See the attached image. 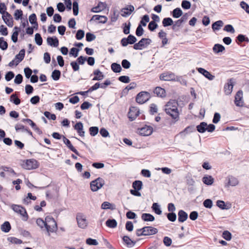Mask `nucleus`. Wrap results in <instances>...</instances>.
I'll list each match as a JSON object with an SVG mask.
<instances>
[{"mask_svg":"<svg viewBox=\"0 0 249 249\" xmlns=\"http://www.w3.org/2000/svg\"><path fill=\"white\" fill-rule=\"evenodd\" d=\"M152 43V40L149 38H142L138 43H136L133 46L134 49L136 50H142L147 47Z\"/></svg>","mask_w":249,"mask_h":249,"instance_id":"1","label":"nucleus"},{"mask_svg":"<svg viewBox=\"0 0 249 249\" xmlns=\"http://www.w3.org/2000/svg\"><path fill=\"white\" fill-rule=\"evenodd\" d=\"M39 166V163L38 161L34 159L25 160L22 164L23 168L27 170L36 169Z\"/></svg>","mask_w":249,"mask_h":249,"instance_id":"2","label":"nucleus"},{"mask_svg":"<svg viewBox=\"0 0 249 249\" xmlns=\"http://www.w3.org/2000/svg\"><path fill=\"white\" fill-rule=\"evenodd\" d=\"M105 183L104 179L102 178L99 177L90 182V189L93 192L97 191L103 186Z\"/></svg>","mask_w":249,"mask_h":249,"instance_id":"3","label":"nucleus"},{"mask_svg":"<svg viewBox=\"0 0 249 249\" xmlns=\"http://www.w3.org/2000/svg\"><path fill=\"white\" fill-rule=\"evenodd\" d=\"M11 207L14 212L19 213L21 216H22V220L23 221H26L28 220V215L25 208L20 205L16 204H13Z\"/></svg>","mask_w":249,"mask_h":249,"instance_id":"4","label":"nucleus"},{"mask_svg":"<svg viewBox=\"0 0 249 249\" xmlns=\"http://www.w3.org/2000/svg\"><path fill=\"white\" fill-rule=\"evenodd\" d=\"M150 98V93L147 91H141L136 97V101L139 104H143Z\"/></svg>","mask_w":249,"mask_h":249,"instance_id":"5","label":"nucleus"},{"mask_svg":"<svg viewBox=\"0 0 249 249\" xmlns=\"http://www.w3.org/2000/svg\"><path fill=\"white\" fill-rule=\"evenodd\" d=\"M76 221L78 227L85 229L88 226V222L85 215L82 213H78L76 215Z\"/></svg>","mask_w":249,"mask_h":249,"instance_id":"6","label":"nucleus"},{"mask_svg":"<svg viewBox=\"0 0 249 249\" xmlns=\"http://www.w3.org/2000/svg\"><path fill=\"white\" fill-rule=\"evenodd\" d=\"M165 112L168 115L172 117V118L175 120L174 123L178 121L179 119V114L178 110V107L176 108H165Z\"/></svg>","mask_w":249,"mask_h":249,"instance_id":"7","label":"nucleus"},{"mask_svg":"<svg viewBox=\"0 0 249 249\" xmlns=\"http://www.w3.org/2000/svg\"><path fill=\"white\" fill-rule=\"evenodd\" d=\"M137 41V38L134 36L130 34L127 37H124L121 39V44L123 47H126L128 44H134Z\"/></svg>","mask_w":249,"mask_h":249,"instance_id":"8","label":"nucleus"},{"mask_svg":"<svg viewBox=\"0 0 249 249\" xmlns=\"http://www.w3.org/2000/svg\"><path fill=\"white\" fill-rule=\"evenodd\" d=\"M153 127L151 126L145 125L144 126L138 128L137 132L142 136H147L150 135L153 132Z\"/></svg>","mask_w":249,"mask_h":249,"instance_id":"9","label":"nucleus"},{"mask_svg":"<svg viewBox=\"0 0 249 249\" xmlns=\"http://www.w3.org/2000/svg\"><path fill=\"white\" fill-rule=\"evenodd\" d=\"M238 183L239 181L236 178L230 175L226 178L225 187L235 186L238 185Z\"/></svg>","mask_w":249,"mask_h":249,"instance_id":"10","label":"nucleus"},{"mask_svg":"<svg viewBox=\"0 0 249 249\" xmlns=\"http://www.w3.org/2000/svg\"><path fill=\"white\" fill-rule=\"evenodd\" d=\"M243 94V91L242 90H239L235 95L234 103L237 107H242L244 106Z\"/></svg>","mask_w":249,"mask_h":249,"instance_id":"11","label":"nucleus"},{"mask_svg":"<svg viewBox=\"0 0 249 249\" xmlns=\"http://www.w3.org/2000/svg\"><path fill=\"white\" fill-rule=\"evenodd\" d=\"M234 86L233 79L230 78L228 80V83L225 84L224 87L225 93L227 95L231 94Z\"/></svg>","mask_w":249,"mask_h":249,"instance_id":"12","label":"nucleus"},{"mask_svg":"<svg viewBox=\"0 0 249 249\" xmlns=\"http://www.w3.org/2000/svg\"><path fill=\"white\" fill-rule=\"evenodd\" d=\"M134 11V7L132 5H128L121 10V16L123 17L129 16Z\"/></svg>","mask_w":249,"mask_h":249,"instance_id":"13","label":"nucleus"},{"mask_svg":"<svg viewBox=\"0 0 249 249\" xmlns=\"http://www.w3.org/2000/svg\"><path fill=\"white\" fill-rule=\"evenodd\" d=\"M140 113L139 110L135 107H131L129 109L128 113V117L130 121H134L136 117L139 116Z\"/></svg>","mask_w":249,"mask_h":249,"instance_id":"14","label":"nucleus"},{"mask_svg":"<svg viewBox=\"0 0 249 249\" xmlns=\"http://www.w3.org/2000/svg\"><path fill=\"white\" fill-rule=\"evenodd\" d=\"M160 79L163 81H172L175 79V75L172 72H165L160 76Z\"/></svg>","mask_w":249,"mask_h":249,"instance_id":"15","label":"nucleus"},{"mask_svg":"<svg viewBox=\"0 0 249 249\" xmlns=\"http://www.w3.org/2000/svg\"><path fill=\"white\" fill-rule=\"evenodd\" d=\"M2 18L5 23L9 27H12L13 26V19L12 16L8 13L6 12V15H2Z\"/></svg>","mask_w":249,"mask_h":249,"instance_id":"16","label":"nucleus"},{"mask_svg":"<svg viewBox=\"0 0 249 249\" xmlns=\"http://www.w3.org/2000/svg\"><path fill=\"white\" fill-rule=\"evenodd\" d=\"M143 230L145 232L144 236L154 235L158 232V230L157 228L151 226L144 227H143Z\"/></svg>","mask_w":249,"mask_h":249,"instance_id":"17","label":"nucleus"},{"mask_svg":"<svg viewBox=\"0 0 249 249\" xmlns=\"http://www.w3.org/2000/svg\"><path fill=\"white\" fill-rule=\"evenodd\" d=\"M195 131L196 128L195 126L191 125L186 127L183 130L180 132L178 135H180L181 137L184 138L188 134L195 132Z\"/></svg>","mask_w":249,"mask_h":249,"instance_id":"18","label":"nucleus"},{"mask_svg":"<svg viewBox=\"0 0 249 249\" xmlns=\"http://www.w3.org/2000/svg\"><path fill=\"white\" fill-rule=\"evenodd\" d=\"M74 129L76 130L78 135L81 137H84L85 132L83 129V124L82 122H79L74 125Z\"/></svg>","mask_w":249,"mask_h":249,"instance_id":"19","label":"nucleus"},{"mask_svg":"<svg viewBox=\"0 0 249 249\" xmlns=\"http://www.w3.org/2000/svg\"><path fill=\"white\" fill-rule=\"evenodd\" d=\"M197 70L199 73L202 74L209 80H213L215 77L214 75H212L209 71L204 68H198L197 69Z\"/></svg>","mask_w":249,"mask_h":249,"instance_id":"20","label":"nucleus"},{"mask_svg":"<svg viewBox=\"0 0 249 249\" xmlns=\"http://www.w3.org/2000/svg\"><path fill=\"white\" fill-rule=\"evenodd\" d=\"M63 140L64 143L67 145V146L71 150V151L74 152L76 155L78 156H80L79 153L78 152V151L73 147V146L72 145L71 142L70 141L66 138L65 136H63Z\"/></svg>","mask_w":249,"mask_h":249,"instance_id":"21","label":"nucleus"},{"mask_svg":"<svg viewBox=\"0 0 249 249\" xmlns=\"http://www.w3.org/2000/svg\"><path fill=\"white\" fill-rule=\"evenodd\" d=\"M124 243L128 248L133 247L136 243V241L132 240L128 236L124 235L122 238Z\"/></svg>","mask_w":249,"mask_h":249,"instance_id":"22","label":"nucleus"},{"mask_svg":"<svg viewBox=\"0 0 249 249\" xmlns=\"http://www.w3.org/2000/svg\"><path fill=\"white\" fill-rule=\"evenodd\" d=\"M25 50L24 49H21L19 53L17 54L15 57V59L16 60L15 65L17 66L20 62H21L25 56Z\"/></svg>","mask_w":249,"mask_h":249,"instance_id":"23","label":"nucleus"},{"mask_svg":"<svg viewBox=\"0 0 249 249\" xmlns=\"http://www.w3.org/2000/svg\"><path fill=\"white\" fill-rule=\"evenodd\" d=\"M47 42L49 45L54 47H57L59 45V40L55 36L48 37L47 39Z\"/></svg>","mask_w":249,"mask_h":249,"instance_id":"24","label":"nucleus"},{"mask_svg":"<svg viewBox=\"0 0 249 249\" xmlns=\"http://www.w3.org/2000/svg\"><path fill=\"white\" fill-rule=\"evenodd\" d=\"M153 92L154 94H156L158 97L163 98L166 96L165 90L160 87H157L155 88Z\"/></svg>","mask_w":249,"mask_h":249,"instance_id":"25","label":"nucleus"},{"mask_svg":"<svg viewBox=\"0 0 249 249\" xmlns=\"http://www.w3.org/2000/svg\"><path fill=\"white\" fill-rule=\"evenodd\" d=\"M188 215L186 212L182 210H180L178 212V221L182 223L185 221L188 218Z\"/></svg>","mask_w":249,"mask_h":249,"instance_id":"26","label":"nucleus"},{"mask_svg":"<svg viewBox=\"0 0 249 249\" xmlns=\"http://www.w3.org/2000/svg\"><path fill=\"white\" fill-rule=\"evenodd\" d=\"M93 74L95 75V76L92 79V80L93 81H100L102 80L105 76L103 72H101L99 69H97L94 71Z\"/></svg>","mask_w":249,"mask_h":249,"instance_id":"27","label":"nucleus"},{"mask_svg":"<svg viewBox=\"0 0 249 249\" xmlns=\"http://www.w3.org/2000/svg\"><path fill=\"white\" fill-rule=\"evenodd\" d=\"M91 20H94L95 21L99 20V23L104 24L107 22V18L105 16L95 15L93 16Z\"/></svg>","mask_w":249,"mask_h":249,"instance_id":"28","label":"nucleus"},{"mask_svg":"<svg viewBox=\"0 0 249 249\" xmlns=\"http://www.w3.org/2000/svg\"><path fill=\"white\" fill-rule=\"evenodd\" d=\"M236 42L238 44H240L241 43L244 42L249 43V39L245 35L239 34L236 37Z\"/></svg>","mask_w":249,"mask_h":249,"instance_id":"29","label":"nucleus"},{"mask_svg":"<svg viewBox=\"0 0 249 249\" xmlns=\"http://www.w3.org/2000/svg\"><path fill=\"white\" fill-rule=\"evenodd\" d=\"M202 182L206 185H211L214 182V178L211 176H205L202 178Z\"/></svg>","mask_w":249,"mask_h":249,"instance_id":"30","label":"nucleus"},{"mask_svg":"<svg viewBox=\"0 0 249 249\" xmlns=\"http://www.w3.org/2000/svg\"><path fill=\"white\" fill-rule=\"evenodd\" d=\"M178 101L176 100H169L165 106V108H176L178 107Z\"/></svg>","mask_w":249,"mask_h":249,"instance_id":"31","label":"nucleus"},{"mask_svg":"<svg viewBox=\"0 0 249 249\" xmlns=\"http://www.w3.org/2000/svg\"><path fill=\"white\" fill-rule=\"evenodd\" d=\"M207 126V123L204 122H202L196 126V128L198 132L200 133H203L206 131V127Z\"/></svg>","mask_w":249,"mask_h":249,"instance_id":"32","label":"nucleus"},{"mask_svg":"<svg viewBox=\"0 0 249 249\" xmlns=\"http://www.w3.org/2000/svg\"><path fill=\"white\" fill-rule=\"evenodd\" d=\"M52 220L53 223H54V225L55 226H53V228H51V226L47 224V223L46 222L44 227L45 228L46 230L48 231V233L49 232H53L55 230L57 229V224L56 222L54 221V219L53 218H50ZM50 235V233L48 234Z\"/></svg>","mask_w":249,"mask_h":249,"instance_id":"33","label":"nucleus"},{"mask_svg":"<svg viewBox=\"0 0 249 249\" xmlns=\"http://www.w3.org/2000/svg\"><path fill=\"white\" fill-rule=\"evenodd\" d=\"M142 219L144 221L152 222L154 221L155 217L152 214L150 213H144L142 215Z\"/></svg>","mask_w":249,"mask_h":249,"instance_id":"34","label":"nucleus"},{"mask_svg":"<svg viewBox=\"0 0 249 249\" xmlns=\"http://www.w3.org/2000/svg\"><path fill=\"white\" fill-rule=\"evenodd\" d=\"M213 50L215 53H218L224 51L225 50V47L221 44H215L213 46Z\"/></svg>","mask_w":249,"mask_h":249,"instance_id":"35","label":"nucleus"},{"mask_svg":"<svg viewBox=\"0 0 249 249\" xmlns=\"http://www.w3.org/2000/svg\"><path fill=\"white\" fill-rule=\"evenodd\" d=\"M0 229L3 232L5 233L8 232L11 229L10 223L8 221H5L1 225Z\"/></svg>","mask_w":249,"mask_h":249,"instance_id":"36","label":"nucleus"},{"mask_svg":"<svg viewBox=\"0 0 249 249\" xmlns=\"http://www.w3.org/2000/svg\"><path fill=\"white\" fill-rule=\"evenodd\" d=\"M183 13L180 8H176L174 9L171 13L173 18H178L181 17Z\"/></svg>","mask_w":249,"mask_h":249,"instance_id":"37","label":"nucleus"},{"mask_svg":"<svg viewBox=\"0 0 249 249\" xmlns=\"http://www.w3.org/2000/svg\"><path fill=\"white\" fill-rule=\"evenodd\" d=\"M223 22L219 20L213 23L212 25V28L214 31L216 30L218 31L223 26Z\"/></svg>","mask_w":249,"mask_h":249,"instance_id":"38","label":"nucleus"},{"mask_svg":"<svg viewBox=\"0 0 249 249\" xmlns=\"http://www.w3.org/2000/svg\"><path fill=\"white\" fill-rule=\"evenodd\" d=\"M107 227L110 228H115L117 226V222L115 219H108L106 222Z\"/></svg>","mask_w":249,"mask_h":249,"instance_id":"39","label":"nucleus"},{"mask_svg":"<svg viewBox=\"0 0 249 249\" xmlns=\"http://www.w3.org/2000/svg\"><path fill=\"white\" fill-rule=\"evenodd\" d=\"M112 71L115 73L120 72L122 70L121 65L117 63H113L111 65Z\"/></svg>","mask_w":249,"mask_h":249,"instance_id":"40","label":"nucleus"},{"mask_svg":"<svg viewBox=\"0 0 249 249\" xmlns=\"http://www.w3.org/2000/svg\"><path fill=\"white\" fill-rule=\"evenodd\" d=\"M162 25L166 27L172 25L174 23L173 19L171 18H165L162 21Z\"/></svg>","mask_w":249,"mask_h":249,"instance_id":"41","label":"nucleus"},{"mask_svg":"<svg viewBox=\"0 0 249 249\" xmlns=\"http://www.w3.org/2000/svg\"><path fill=\"white\" fill-rule=\"evenodd\" d=\"M132 186L134 189L141 190L142 189V182L141 180H135L133 183Z\"/></svg>","mask_w":249,"mask_h":249,"instance_id":"42","label":"nucleus"},{"mask_svg":"<svg viewBox=\"0 0 249 249\" xmlns=\"http://www.w3.org/2000/svg\"><path fill=\"white\" fill-rule=\"evenodd\" d=\"M149 16L148 15H145L142 18L139 25H141L142 27H145L146 26V23L149 22Z\"/></svg>","mask_w":249,"mask_h":249,"instance_id":"43","label":"nucleus"},{"mask_svg":"<svg viewBox=\"0 0 249 249\" xmlns=\"http://www.w3.org/2000/svg\"><path fill=\"white\" fill-rule=\"evenodd\" d=\"M61 76V71L58 70H54L53 71L51 77L54 81H57L59 79Z\"/></svg>","mask_w":249,"mask_h":249,"instance_id":"44","label":"nucleus"},{"mask_svg":"<svg viewBox=\"0 0 249 249\" xmlns=\"http://www.w3.org/2000/svg\"><path fill=\"white\" fill-rule=\"evenodd\" d=\"M152 210L157 214H161L162 211L160 208V206L158 203H154L152 206Z\"/></svg>","mask_w":249,"mask_h":249,"instance_id":"45","label":"nucleus"},{"mask_svg":"<svg viewBox=\"0 0 249 249\" xmlns=\"http://www.w3.org/2000/svg\"><path fill=\"white\" fill-rule=\"evenodd\" d=\"M78 0H73V14L74 16H77L79 13Z\"/></svg>","mask_w":249,"mask_h":249,"instance_id":"46","label":"nucleus"},{"mask_svg":"<svg viewBox=\"0 0 249 249\" xmlns=\"http://www.w3.org/2000/svg\"><path fill=\"white\" fill-rule=\"evenodd\" d=\"M8 43L4 40L3 37H0V48L2 50H6L8 48Z\"/></svg>","mask_w":249,"mask_h":249,"instance_id":"47","label":"nucleus"},{"mask_svg":"<svg viewBox=\"0 0 249 249\" xmlns=\"http://www.w3.org/2000/svg\"><path fill=\"white\" fill-rule=\"evenodd\" d=\"M10 101L13 102L16 105H18L20 103V100L15 94H13L10 96Z\"/></svg>","mask_w":249,"mask_h":249,"instance_id":"48","label":"nucleus"},{"mask_svg":"<svg viewBox=\"0 0 249 249\" xmlns=\"http://www.w3.org/2000/svg\"><path fill=\"white\" fill-rule=\"evenodd\" d=\"M35 40L37 45L40 46L42 44L43 39L40 34L36 33L35 34Z\"/></svg>","mask_w":249,"mask_h":249,"instance_id":"49","label":"nucleus"},{"mask_svg":"<svg viewBox=\"0 0 249 249\" xmlns=\"http://www.w3.org/2000/svg\"><path fill=\"white\" fill-rule=\"evenodd\" d=\"M101 208L102 209H110L114 210L115 208L113 206L108 202H104L101 205Z\"/></svg>","mask_w":249,"mask_h":249,"instance_id":"50","label":"nucleus"},{"mask_svg":"<svg viewBox=\"0 0 249 249\" xmlns=\"http://www.w3.org/2000/svg\"><path fill=\"white\" fill-rule=\"evenodd\" d=\"M80 51V49L77 48L73 47L70 49V51L69 53V55L70 56H72L74 57H76L78 55V53Z\"/></svg>","mask_w":249,"mask_h":249,"instance_id":"51","label":"nucleus"},{"mask_svg":"<svg viewBox=\"0 0 249 249\" xmlns=\"http://www.w3.org/2000/svg\"><path fill=\"white\" fill-rule=\"evenodd\" d=\"M123 32L125 35H128L130 33V29L131 27V23L130 22H128V24L126 23H124L123 24Z\"/></svg>","mask_w":249,"mask_h":249,"instance_id":"52","label":"nucleus"},{"mask_svg":"<svg viewBox=\"0 0 249 249\" xmlns=\"http://www.w3.org/2000/svg\"><path fill=\"white\" fill-rule=\"evenodd\" d=\"M99 132V128L97 126H91L89 128V132L91 136H95Z\"/></svg>","mask_w":249,"mask_h":249,"instance_id":"53","label":"nucleus"},{"mask_svg":"<svg viewBox=\"0 0 249 249\" xmlns=\"http://www.w3.org/2000/svg\"><path fill=\"white\" fill-rule=\"evenodd\" d=\"M7 240L12 244H20L22 243L21 240L14 237H9L7 238Z\"/></svg>","mask_w":249,"mask_h":249,"instance_id":"54","label":"nucleus"},{"mask_svg":"<svg viewBox=\"0 0 249 249\" xmlns=\"http://www.w3.org/2000/svg\"><path fill=\"white\" fill-rule=\"evenodd\" d=\"M216 206L222 210H228L229 208L226 207L225 203L223 200H218L216 201Z\"/></svg>","mask_w":249,"mask_h":249,"instance_id":"55","label":"nucleus"},{"mask_svg":"<svg viewBox=\"0 0 249 249\" xmlns=\"http://www.w3.org/2000/svg\"><path fill=\"white\" fill-rule=\"evenodd\" d=\"M23 16V12L20 9H17L15 11L14 13V17L16 20H18L21 19Z\"/></svg>","mask_w":249,"mask_h":249,"instance_id":"56","label":"nucleus"},{"mask_svg":"<svg viewBox=\"0 0 249 249\" xmlns=\"http://www.w3.org/2000/svg\"><path fill=\"white\" fill-rule=\"evenodd\" d=\"M203 204L206 208L211 209L213 206V201L211 199H206L203 201Z\"/></svg>","mask_w":249,"mask_h":249,"instance_id":"57","label":"nucleus"},{"mask_svg":"<svg viewBox=\"0 0 249 249\" xmlns=\"http://www.w3.org/2000/svg\"><path fill=\"white\" fill-rule=\"evenodd\" d=\"M191 3L189 1L183 0L181 2V7L185 10L189 9L191 8Z\"/></svg>","mask_w":249,"mask_h":249,"instance_id":"58","label":"nucleus"},{"mask_svg":"<svg viewBox=\"0 0 249 249\" xmlns=\"http://www.w3.org/2000/svg\"><path fill=\"white\" fill-rule=\"evenodd\" d=\"M231 233L228 231H224L222 233V237L227 241L231 240Z\"/></svg>","mask_w":249,"mask_h":249,"instance_id":"59","label":"nucleus"},{"mask_svg":"<svg viewBox=\"0 0 249 249\" xmlns=\"http://www.w3.org/2000/svg\"><path fill=\"white\" fill-rule=\"evenodd\" d=\"M85 35V32L84 30L79 29L77 30L76 35H75V38L77 40H81L84 36Z\"/></svg>","mask_w":249,"mask_h":249,"instance_id":"60","label":"nucleus"},{"mask_svg":"<svg viewBox=\"0 0 249 249\" xmlns=\"http://www.w3.org/2000/svg\"><path fill=\"white\" fill-rule=\"evenodd\" d=\"M166 216L170 221L174 222L177 219V215L175 213H167Z\"/></svg>","mask_w":249,"mask_h":249,"instance_id":"61","label":"nucleus"},{"mask_svg":"<svg viewBox=\"0 0 249 249\" xmlns=\"http://www.w3.org/2000/svg\"><path fill=\"white\" fill-rule=\"evenodd\" d=\"M96 38V36L93 34L88 32L86 35V40L88 42H91Z\"/></svg>","mask_w":249,"mask_h":249,"instance_id":"62","label":"nucleus"},{"mask_svg":"<svg viewBox=\"0 0 249 249\" xmlns=\"http://www.w3.org/2000/svg\"><path fill=\"white\" fill-rule=\"evenodd\" d=\"M158 27V25L155 21H150L148 26V29L151 32H153Z\"/></svg>","mask_w":249,"mask_h":249,"instance_id":"63","label":"nucleus"},{"mask_svg":"<svg viewBox=\"0 0 249 249\" xmlns=\"http://www.w3.org/2000/svg\"><path fill=\"white\" fill-rule=\"evenodd\" d=\"M44 115L49 120H55L56 118V115L54 114H52L48 111H45Z\"/></svg>","mask_w":249,"mask_h":249,"instance_id":"64","label":"nucleus"}]
</instances>
